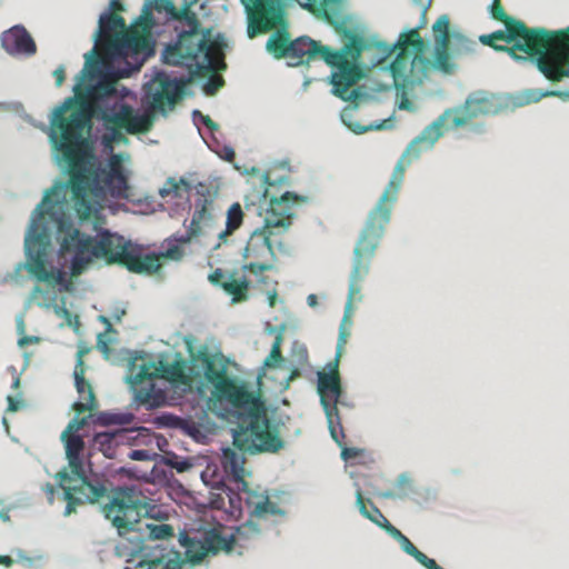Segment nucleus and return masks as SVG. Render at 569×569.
Segmentation results:
<instances>
[{
  "mask_svg": "<svg viewBox=\"0 0 569 569\" xmlns=\"http://www.w3.org/2000/svg\"><path fill=\"white\" fill-rule=\"evenodd\" d=\"M52 157L60 170L68 174L67 182H56L48 189L40 203L33 209L24 236L26 261L16 266L12 272L2 277V283H22L21 271L27 270L38 281L58 286L59 292H72V282L63 269L50 262L52 238L60 244L59 254L69 258L72 274H80L93 258H108L110 261L128 259V269L137 273L154 274L161 268V259L180 260L184 252L181 244L192 238L206 236L212 227L211 207L213 197L207 184L199 182L192 187L183 177L177 181L168 178L159 190L162 198L189 200L194 188L199 198L190 227L183 234H172L159 250L147 251L143 246L126 240L122 236L91 223L90 232L83 220L99 212V201L91 199L110 196L130 200V158L112 153L114 144H102L110 156L101 160L94 152V144H52Z\"/></svg>",
  "mask_w": 569,
  "mask_h": 569,
  "instance_id": "1",
  "label": "nucleus"
},
{
  "mask_svg": "<svg viewBox=\"0 0 569 569\" xmlns=\"http://www.w3.org/2000/svg\"><path fill=\"white\" fill-rule=\"evenodd\" d=\"M227 365L223 355L211 353L203 346L191 355L176 388L182 393H196L212 402L217 415L233 425V445L241 452L279 453L287 445L282 428L290 417L279 415L271 418L260 397L249 392L242 382L228 375Z\"/></svg>",
  "mask_w": 569,
  "mask_h": 569,
  "instance_id": "2",
  "label": "nucleus"
},
{
  "mask_svg": "<svg viewBox=\"0 0 569 569\" xmlns=\"http://www.w3.org/2000/svg\"><path fill=\"white\" fill-rule=\"evenodd\" d=\"M431 147L432 144H408L397 161L389 182L376 204L369 210L353 248L348 299L345 306L342 325L351 323L350 315L353 296L360 292L358 284L369 274L372 259L385 236L386 228L391 221V213L405 180V171L415 160L419 159L421 153L431 150Z\"/></svg>",
  "mask_w": 569,
  "mask_h": 569,
  "instance_id": "3",
  "label": "nucleus"
},
{
  "mask_svg": "<svg viewBox=\"0 0 569 569\" xmlns=\"http://www.w3.org/2000/svg\"><path fill=\"white\" fill-rule=\"evenodd\" d=\"M198 0H184L183 6L178 9L171 0H148L142 9L141 16L137 19L141 33L150 37L153 27L152 11L167 13L171 19L182 26L178 41L168 46L163 52L164 62L168 64L184 63L186 59L201 57V64H197L196 72L210 70L219 60L220 48L218 43L210 41V30L200 28L199 19L192 11V6Z\"/></svg>",
  "mask_w": 569,
  "mask_h": 569,
  "instance_id": "4",
  "label": "nucleus"
},
{
  "mask_svg": "<svg viewBox=\"0 0 569 569\" xmlns=\"http://www.w3.org/2000/svg\"><path fill=\"white\" fill-rule=\"evenodd\" d=\"M346 37L348 42L340 50L322 46L308 37H300L291 41L288 59L291 66L309 63L317 58L323 60L333 69L331 83L335 94L348 101L358 97L357 90L350 88L361 78L358 61L367 46L365 39L357 33L347 31Z\"/></svg>",
  "mask_w": 569,
  "mask_h": 569,
  "instance_id": "5",
  "label": "nucleus"
},
{
  "mask_svg": "<svg viewBox=\"0 0 569 569\" xmlns=\"http://www.w3.org/2000/svg\"><path fill=\"white\" fill-rule=\"evenodd\" d=\"M97 41L104 48L112 64L133 60V68H141L154 53L152 39L141 33L137 21L127 28L124 19L114 12H104L100 16Z\"/></svg>",
  "mask_w": 569,
  "mask_h": 569,
  "instance_id": "6",
  "label": "nucleus"
},
{
  "mask_svg": "<svg viewBox=\"0 0 569 569\" xmlns=\"http://www.w3.org/2000/svg\"><path fill=\"white\" fill-rule=\"evenodd\" d=\"M503 24L506 30L482 34L479 37L480 42L496 51L507 52L516 61L535 58L539 68V60L549 52L553 43V33L542 28H529L523 21H509Z\"/></svg>",
  "mask_w": 569,
  "mask_h": 569,
  "instance_id": "7",
  "label": "nucleus"
},
{
  "mask_svg": "<svg viewBox=\"0 0 569 569\" xmlns=\"http://www.w3.org/2000/svg\"><path fill=\"white\" fill-rule=\"evenodd\" d=\"M259 535L260 528L252 520L237 527L229 536H222L220 530L209 525L192 523L180 532L179 542L184 548L187 561L194 566L210 553L216 555L221 549L230 550L233 545H240Z\"/></svg>",
  "mask_w": 569,
  "mask_h": 569,
  "instance_id": "8",
  "label": "nucleus"
},
{
  "mask_svg": "<svg viewBox=\"0 0 569 569\" xmlns=\"http://www.w3.org/2000/svg\"><path fill=\"white\" fill-rule=\"evenodd\" d=\"M143 523H138L132 530H128L123 538L128 545L117 546V551L126 550L131 556L127 562L133 563L134 569H183L190 566L186 553L174 550L167 543L148 545L147 535H142Z\"/></svg>",
  "mask_w": 569,
  "mask_h": 569,
  "instance_id": "9",
  "label": "nucleus"
},
{
  "mask_svg": "<svg viewBox=\"0 0 569 569\" xmlns=\"http://www.w3.org/2000/svg\"><path fill=\"white\" fill-rule=\"evenodd\" d=\"M307 199V197L291 191H284L280 198L272 197L270 208L267 209L263 220V227L252 231L243 256L262 257L264 253H269L273 258L274 251L270 240L271 234H273L272 229L286 231L291 226L295 217L292 206L296 202H306Z\"/></svg>",
  "mask_w": 569,
  "mask_h": 569,
  "instance_id": "10",
  "label": "nucleus"
},
{
  "mask_svg": "<svg viewBox=\"0 0 569 569\" xmlns=\"http://www.w3.org/2000/svg\"><path fill=\"white\" fill-rule=\"evenodd\" d=\"M100 57L97 52L96 47L86 56V66L81 71L82 78L89 76L99 64ZM140 68H133V60L121 61L117 64V68H108L93 86L83 88V79L74 86V92L78 97L86 99L97 114L101 109L102 104L109 99L117 94V83L120 79L128 78L132 72L138 71Z\"/></svg>",
  "mask_w": 569,
  "mask_h": 569,
  "instance_id": "11",
  "label": "nucleus"
},
{
  "mask_svg": "<svg viewBox=\"0 0 569 569\" xmlns=\"http://www.w3.org/2000/svg\"><path fill=\"white\" fill-rule=\"evenodd\" d=\"M92 110L74 98L59 106L50 120V142H92L86 134L92 128Z\"/></svg>",
  "mask_w": 569,
  "mask_h": 569,
  "instance_id": "12",
  "label": "nucleus"
},
{
  "mask_svg": "<svg viewBox=\"0 0 569 569\" xmlns=\"http://www.w3.org/2000/svg\"><path fill=\"white\" fill-rule=\"evenodd\" d=\"M99 118L109 132L101 142H128L126 134L148 132L153 124L150 112H139L128 103H116L112 108L101 109Z\"/></svg>",
  "mask_w": 569,
  "mask_h": 569,
  "instance_id": "13",
  "label": "nucleus"
},
{
  "mask_svg": "<svg viewBox=\"0 0 569 569\" xmlns=\"http://www.w3.org/2000/svg\"><path fill=\"white\" fill-rule=\"evenodd\" d=\"M400 51L390 64V71L396 81L403 84L420 82L427 74L429 61L420 54H412L409 48L421 51L423 41L417 29L403 33L399 40Z\"/></svg>",
  "mask_w": 569,
  "mask_h": 569,
  "instance_id": "14",
  "label": "nucleus"
},
{
  "mask_svg": "<svg viewBox=\"0 0 569 569\" xmlns=\"http://www.w3.org/2000/svg\"><path fill=\"white\" fill-rule=\"evenodd\" d=\"M113 497L110 502L103 506L102 511L107 519L112 520V525L118 529L121 537H124L128 530L143 523L141 495L136 486H118L112 489Z\"/></svg>",
  "mask_w": 569,
  "mask_h": 569,
  "instance_id": "15",
  "label": "nucleus"
},
{
  "mask_svg": "<svg viewBox=\"0 0 569 569\" xmlns=\"http://www.w3.org/2000/svg\"><path fill=\"white\" fill-rule=\"evenodd\" d=\"M488 99H468L462 110V114H456L451 111H446L431 124H429L419 137L415 138L412 142H436L447 130L457 129L466 126L469 120L478 114H486L489 112Z\"/></svg>",
  "mask_w": 569,
  "mask_h": 569,
  "instance_id": "16",
  "label": "nucleus"
},
{
  "mask_svg": "<svg viewBox=\"0 0 569 569\" xmlns=\"http://www.w3.org/2000/svg\"><path fill=\"white\" fill-rule=\"evenodd\" d=\"M142 363L139 365L138 371L128 377L127 380L130 382L133 392L134 400L141 405H144L147 409H153L158 407L157 393L159 392L153 383V379L159 376V372L173 373V368H168L162 360L158 361V366L151 361L140 357ZM138 358H134L137 360ZM131 370L134 372L137 365L136 361L131 363Z\"/></svg>",
  "mask_w": 569,
  "mask_h": 569,
  "instance_id": "17",
  "label": "nucleus"
},
{
  "mask_svg": "<svg viewBox=\"0 0 569 569\" xmlns=\"http://www.w3.org/2000/svg\"><path fill=\"white\" fill-rule=\"evenodd\" d=\"M184 82L171 79L164 72H158L144 84V101L152 112H162L173 109L182 98Z\"/></svg>",
  "mask_w": 569,
  "mask_h": 569,
  "instance_id": "18",
  "label": "nucleus"
},
{
  "mask_svg": "<svg viewBox=\"0 0 569 569\" xmlns=\"http://www.w3.org/2000/svg\"><path fill=\"white\" fill-rule=\"evenodd\" d=\"M248 18L247 33L250 39L274 27L283 19L284 0H240Z\"/></svg>",
  "mask_w": 569,
  "mask_h": 569,
  "instance_id": "19",
  "label": "nucleus"
},
{
  "mask_svg": "<svg viewBox=\"0 0 569 569\" xmlns=\"http://www.w3.org/2000/svg\"><path fill=\"white\" fill-rule=\"evenodd\" d=\"M356 505L359 509V512L370 520L372 523L382 528L392 539H395L401 550L408 556L412 557L415 560H423L425 553L421 552L411 541L405 536L398 528L390 523V521L382 515V512L376 507V505L368 500L365 501L360 489L357 490L356 495Z\"/></svg>",
  "mask_w": 569,
  "mask_h": 569,
  "instance_id": "20",
  "label": "nucleus"
},
{
  "mask_svg": "<svg viewBox=\"0 0 569 569\" xmlns=\"http://www.w3.org/2000/svg\"><path fill=\"white\" fill-rule=\"evenodd\" d=\"M71 473L80 481V485L74 486V495L70 499L74 508L83 503H96L107 495L106 476L93 470L90 459L88 465H81L78 473L72 469Z\"/></svg>",
  "mask_w": 569,
  "mask_h": 569,
  "instance_id": "21",
  "label": "nucleus"
},
{
  "mask_svg": "<svg viewBox=\"0 0 569 569\" xmlns=\"http://www.w3.org/2000/svg\"><path fill=\"white\" fill-rule=\"evenodd\" d=\"M210 41H213L218 43L220 48V54L219 60H217V63H214V68L210 70H201L199 72H196L197 64H201L202 58L197 57L196 59H186L184 63H179L178 66H186L189 70L190 79L196 78H204L208 77L206 83L203 84V92L207 96H213L216 92L224 84V80L221 76L217 74L216 72L219 70L226 69V62H224V42L221 37H213L212 32L210 31Z\"/></svg>",
  "mask_w": 569,
  "mask_h": 569,
  "instance_id": "22",
  "label": "nucleus"
},
{
  "mask_svg": "<svg viewBox=\"0 0 569 569\" xmlns=\"http://www.w3.org/2000/svg\"><path fill=\"white\" fill-rule=\"evenodd\" d=\"M81 429L79 418L76 416L69 421L60 436V440L64 446L68 467L77 473L81 470V465H88L89 459H86L83 456L86 442L83 437L79 433Z\"/></svg>",
  "mask_w": 569,
  "mask_h": 569,
  "instance_id": "23",
  "label": "nucleus"
},
{
  "mask_svg": "<svg viewBox=\"0 0 569 569\" xmlns=\"http://www.w3.org/2000/svg\"><path fill=\"white\" fill-rule=\"evenodd\" d=\"M341 355L336 353L332 361H329L322 371L317 372V392L320 397V405L326 409H332L333 402L339 396L341 378L338 371Z\"/></svg>",
  "mask_w": 569,
  "mask_h": 569,
  "instance_id": "24",
  "label": "nucleus"
},
{
  "mask_svg": "<svg viewBox=\"0 0 569 569\" xmlns=\"http://www.w3.org/2000/svg\"><path fill=\"white\" fill-rule=\"evenodd\" d=\"M233 167L236 170H238L239 172H241L243 174L253 173V174L260 176V188L257 192L260 198H262L264 201H268L269 206H270V200L272 197L280 198L282 196V194H280V196L270 194L269 188L289 183V177L286 174L277 177L274 179L271 178V172L276 168L290 170L288 160H280V161L273 162L272 166L267 171H264L262 173H260V169H258L254 166H251V167L242 166L241 167L238 163H234Z\"/></svg>",
  "mask_w": 569,
  "mask_h": 569,
  "instance_id": "25",
  "label": "nucleus"
},
{
  "mask_svg": "<svg viewBox=\"0 0 569 569\" xmlns=\"http://www.w3.org/2000/svg\"><path fill=\"white\" fill-rule=\"evenodd\" d=\"M2 47L10 53L34 54L37 51L36 43L26 28L21 26L12 27L3 32Z\"/></svg>",
  "mask_w": 569,
  "mask_h": 569,
  "instance_id": "26",
  "label": "nucleus"
},
{
  "mask_svg": "<svg viewBox=\"0 0 569 569\" xmlns=\"http://www.w3.org/2000/svg\"><path fill=\"white\" fill-rule=\"evenodd\" d=\"M291 1L292 0L283 1V11H284L283 13L284 14H283L282 21H280L279 23H277L274 27H272L269 30L259 32V34H261V33L269 32L273 29H278V31L276 33H273L267 41L268 51L273 53V56L278 59L279 58H288V53L290 50L291 40H290L289 33L287 31V28H288L287 8ZM257 36H258V33L254 37H257Z\"/></svg>",
  "mask_w": 569,
  "mask_h": 569,
  "instance_id": "27",
  "label": "nucleus"
},
{
  "mask_svg": "<svg viewBox=\"0 0 569 569\" xmlns=\"http://www.w3.org/2000/svg\"><path fill=\"white\" fill-rule=\"evenodd\" d=\"M221 466L223 468V472L232 482L237 489H244L247 487V482L244 481V457L241 453L236 452L231 448L222 449L221 455Z\"/></svg>",
  "mask_w": 569,
  "mask_h": 569,
  "instance_id": "28",
  "label": "nucleus"
},
{
  "mask_svg": "<svg viewBox=\"0 0 569 569\" xmlns=\"http://www.w3.org/2000/svg\"><path fill=\"white\" fill-rule=\"evenodd\" d=\"M56 295H51L47 291H43L39 286H36L31 292L30 301L36 302L39 307L50 309L52 308L57 317L64 319L66 323L69 327L78 326L77 316H72V313L66 308V299H61V303H54Z\"/></svg>",
  "mask_w": 569,
  "mask_h": 569,
  "instance_id": "29",
  "label": "nucleus"
},
{
  "mask_svg": "<svg viewBox=\"0 0 569 569\" xmlns=\"http://www.w3.org/2000/svg\"><path fill=\"white\" fill-rule=\"evenodd\" d=\"M539 71L550 81L569 77V52H555L550 58L539 60Z\"/></svg>",
  "mask_w": 569,
  "mask_h": 569,
  "instance_id": "30",
  "label": "nucleus"
},
{
  "mask_svg": "<svg viewBox=\"0 0 569 569\" xmlns=\"http://www.w3.org/2000/svg\"><path fill=\"white\" fill-rule=\"evenodd\" d=\"M338 405H340L342 407H348V408H352L353 407V405L351 402H349V401H347L345 399L343 390H342L341 385H339V396H338V399L333 402L332 409L329 410V408L326 409L325 407H322L323 412L326 415V419H327V423H328V429H329L330 436L333 439V441L338 446H340L341 445V439L345 438V432H343V428H342V425H341V418H340V415H339Z\"/></svg>",
  "mask_w": 569,
  "mask_h": 569,
  "instance_id": "31",
  "label": "nucleus"
},
{
  "mask_svg": "<svg viewBox=\"0 0 569 569\" xmlns=\"http://www.w3.org/2000/svg\"><path fill=\"white\" fill-rule=\"evenodd\" d=\"M73 377L77 391L81 397V400L73 403L74 410L79 412L92 410L96 408L97 402L91 387L87 385L82 372H79L77 369L73 372Z\"/></svg>",
  "mask_w": 569,
  "mask_h": 569,
  "instance_id": "32",
  "label": "nucleus"
},
{
  "mask_svg": "<svg viewBox=\"0 0 569 569\" xmlns=\"http://www.w3.org/2000/svg\"><path fill=\"white\" fill-rule=\"evenodd\" d=\"M179 430L197 443L204 445L209 440V429L202 422L196 421L190 417H183Z\"/></svg>",
  "mask_w": 569,
  "mask_h": 569,
  "instance_id": "33",
  "label": "nucleus"
},
{
  "mask_svg": "<svg viewBox=\"0 0 569 569\" xmlns=\"http://www.w3.org/2000/svg\"><path fill=\"white\" fill-rule=\"evenodd\" d=\"M132 412L100 411L96 413L93 423L101 427L127 426L134 420Z\"/></svg>",
  "mask_w": 569,
  "mask_h": 569,
  "instance_id": "34",
  "label": "nucleus"
},
{
  "mask_svg": "<svg viewBox=\"0 0 569 569\" xmlns=\"http://www.w3.org/2000/svg\"><path fill=\"white\" fill-rule=\"evenodd\" d=\"M202 482L216 490L228 489L230 482L224 472H221L217 465L208 463L206 469L200 472Z\"/></svg>",
  "mask_w": 569,
  "mask_h": 569,
  "instance_id": "35",
  "label": "nucleus"
},
{
  "mask_svg": "<svg viewBox=\"0 0 569 569\" xmlns=\"http://www.w3.org/2000/svg\"><path fill=\"white\" fill-rule=\"evenodd\" d=\"M114 437L116 435L111 430L96 432L92 437L93 445L108 459L116 457L117 440Z\"/></svg>",
  "mask_w": 569,
  "mask_h": 569,
  "instance_id": "36",
  "label": "nucleus"
},
{
  "mask_svg": "<svg viewBox=\"0 0 569 569\" xmlns=\"http://www.w3.org/2000/svg\"><path fill=\"white\" fill-rule=\"evenodd\" d=\"M158 463H162L178 472H186L194 466V459L191 457H180L173 451L164 452L158 456Z\"/></svg>",
  "mask_w": 569,
  "mask_h": 569,
  "instance_id": "37",
  "label": "nucleus"
},
{
  "mask_svg": "<svg viewBox=\"0 0 569 569\" xmlns=\"http://www.w3.org/2000/svg\"><path fill=\"white\" fill-rule=\"evenodd\" d=\"M244 493V506L251 516L262 517L263 507L268 502V496L254 491L248 490V486L244 489H238Z\"/></svg>",
  "mask_w": 569,
  "mask_h": 569,
  "instance_id": "38",
  "label": "nucleus"
},
{
  "mask_svg": "<svg viewBox=\"0 0 569 569\" xmlns=\"http://www.w3.org/2000/svg\"><path fill=\"white\" fill-rule=\"evenodd\" d=\"M292 369L290 375L286 378V386L284 388L289 387V382L293 380L295 378L300 376L301 368L305 367V365L308 361V351L305 345L295 342L292 347Z\"/></svg>",
  "mask_w": 569,
  "mask_h": 569,
  "instance_id": "39",
  "label": "nucleus"
},
{
  "mask_svg": "<svg viewBox=\"0 0 569 569\" xmlns=\"http://www.w3.org/2000/svg\"><path fill=\"white\" fill-rule=\"evenodd\" d=\"M141 528L143 529L142 535H147V539L150 542L173 537V528L170 525L144 522Z\"/></svg>",
  "mask_w": 569,
  "mask_h": 569,
  "instance_id": "40",
  "label": "nucleus"
},
{
  "mask_svg": "<svg viewBox=\"0 0 569 569\" xmlns=\"http://www.w3.org/2000/svg\"><path fill=\"white\" fill-rule=\"evenodd\" d=\"M450 42H436L435 47V67L443 72H451L453 64L450 61Z\"/></svg>",
  "mask_w": 569,
  "mask_h": 569,
  "instance_id": "41",
  "label": "nucleus"
},
{
  "mask_svg": "<svg viewBox=\"0 0 569 569\" xmlns=\"http://www.w3.org/2000/svg\"><path fill=\"white\" fill-rule=\"evenodd\" d=\"M54 479L57 486L62 489L61 498L67 502L70 501L74 495V486H66V482L74 481L77 478L71 473V470L68 471L67 468H63L54 475Z\"/></svg>",
  "mask_w": 569,
  "mask_h": 569,
  "instance_id": "42",
  "label": "nucleus"
},
{
  "mask_svg": "<svg viewBox=\"0 0 569 569\" xmlns=\"http://www.w3.org/2000/svg\"><path fill=\"white\" fill-rule=\"evenodd\" d=\"M112 433L116 435L114 439L117 440V447L121 445H133L137 436H132V433L138 432L139 435L148 432L149 429L146 427L138 428H124L121 427L116 430H111Z\"/></svg>",
  "mask_w": 569,
  "mask_h": 569,
  "instance_id": "43",
  "label": "nucleus"
},
{
  "mask_svg": "<svg viewBox=\"0 0 569 569\" xmlns=\"http://www.w3.org/2000/svg\"><path fill=\"white\" fill-rule=\"evenodd\" d=\"M397 492L387 491L383 493L385 498H406L409 492H412V482L408 473H400L396 480Z\"/></svg>",
  "mask_w": 569,
  "mask_h": 569,
  "instance_id": "44",
  "label": "nucleus"
},
{
  "mask_svg": "<svg viewBox=\"0 0 569 569\" xmlns=\"http://www.w3.org/2000/svg\"><path fill=\"white\" fill-rule=\"evenodd\" d=\"M555 40L550 46L549 52L543 58H550L555 52H569V27L566 30L552 32Z\"/></svg>",
  "mask_w": 569,
  "mask_h": 569,
  "instance_id": "45",
  "label": "nucleus"
},
{
  "mask_svg": "<svg viewBox=\"0 0 569 569\" xmlns=\"http://www.w3.org/2000/svg\"><path fill=\"white\" fill-rule=\"evenodd\" d=\"M173 479V473L171 470H168L163 467L158 466L156 463L149 475L144 476V480L151 483L167 485Z\"/></svg>",
  "mask_w": 569,
  "mask_h": 569,
  "instance_id": "46",
  "label": "nucleus"
},
{
  "mask_svg": "<svg viewBox=\"0 0 569 569\" xmlns=\"http://www.w3.org/2000/svg\"><path fill=\"white\" fill-rule=\"evenodd\" d=\"M449 27L450 20L447 14H442L437 19L432 27L436 42H450Z\"/></svg>",
  "mask_w": 569,
  "mask_h": 569,
  "instance_id": "47",
  "label": "nucleus"
},
{
  "mask_svg": "<svg viewBox=\"0 0 569 569\" xmlns=\"http://www.w3.org/2000/svg\"><path fill=\"white\" fill-rule=\"evenodd\" d=\"M242 220H243V211H242L241 206L238 202L231 204V207L227 211L226 226H227L228 230L229 231L237 230L241 226Z\"/></svg>",
  "mask_w": 569,
  "mask_h": 569,
  "instance_id": "48",
  "label": "nucleus"
},
{
  "mask_svg": "<svg viewBox=\"0 0 569 569\" xmlns=\"http://www.w3.org/2000/svg\"><path fill=\"white\" fill-rule=\"evenodd\" d=\"M281 341H282L281 335H278L272 345L269 356L263 361V367L277 368V367H281V365L284 362V359L282 358V356L280 353Z\"/></svg>",
  "mask_w": 569,
  "mask_h": 569,
  "instance_id": "49",
  "label": "nucleus"
},
{
  "mask_svg": "<svg viewBox=\"0 0 569 569\" xmlns=\"http://www.w3.org/2000/svg\"><path fill=\"white\" fill-rule=\"evenodd\" d=\"M231 482L228 483V489H222L221 492L226 493L229 499V506L233 510H238L239 512L243 511L242 502H244V493L243 491L237 490L230 486Z\"/></svg>",
  "mask_w": 569,
  "mask_h": 569,
  "instance_id": "50",
  "label": "nucleus"
},
{
  "mask_svg": "<svg viewBox=\"0 0 569 569\" xmlns=\"http://www.w3.org/2000/svg\"><path fill=\"white\" fill-rule=\"evenodd\" d=\"M14 555L17 557V561L24 568H41L46 562V557L43 555L29 557L21 549L16 550Z\"/></svg>",
  "mask_w": 569,
  "mask_h": 569,
  "instance_id": "51",
  "label": "nucleus"
},
{
  "mask_svg": "<svg viewBox=\"0 0 569 569\" xmlns=\"http://www.w3.org/2000/svg\"><path fill=\"white\" fill-rule=\"evenodd\" d=\"M490 13L492 19L506 23L509 21H519L510 16H508L502 7L501 0H493L490 9Z\"/></svg>",
  "mask_w": 569,
  "mask_h": 569,
  "instance_id": "52",
  "label": "nucleus"
},
{
  "mask_svg": "<svg viewBox=\"0 0 569 569\" xmlns=\"http://www.w3.org/2000/svg\"><path fill=\"white\" fill-rule=\"evenodd\" d=\"M337 2H339V0H308V2L301 4V7L312 13H326L327 7Z\"/></svg>",
  "mask_w": 569,
  "mask_h": 569,
  "instance_id": "53",
  "label": "nucleus"
},
{
  "mask_svg": "<svg viewBox=\"0 0 569 569\" xmlns=\"http://www.w3.org/2000/svg\"><path fill=\"white\" fill-rule=\"evenodd\" d=\"M208 148L214 152L219 158L232 162L234 158V150L230 144H207Z\"/></svg>",
  "mask_w": 569,
  "mask_h": 569,
  "instance_id": "54",
  "label": "nucleus"
},
{
  "mask_svg": "<svg viewBox=\"0 0 569 569\" xmlns=\"http://www.w3.org/2000/svg\"><path fill=\"white\" fill-rule=\"evenodd\" d=\"M183 417L176 416L173 413H162L159 418H157L158 427H169L174 429H180V423Z\"/></svg>",
  "mask_w": 569,
  "mask_h": 569,
  "instance_id": "55",
  "label": "nucleus"
},
{
  "mask_svg": "<svg viewBox=\"0 0 569 569\" xmlns=\"http://www.w3.org/2000/svg\"><path fill=\"white\" fill-rule=\"evenodd\" d=\"M158 456H159V453L151 452L147 449H134L128 453V458H130L131 460H137V461L154 460L157 463H158Z\"/></svg>",
  "mask_w": 569,
  "mask_h": 569,
  "instance_id": "56",
  "label": "nucleus"
},
{
  "mask_svg": "<svg viewBox=\"0 0 569 569\" xmlns=\"http://www.w3.org/2000/svg\"><path fill=\"white\" fill-rule=\"evenodd\" d=\"M141 509H142V516L150 519H163L166 518L164 512L160 510V508L156 505H149V503H142L141 502Z\"/></svg>",
  "mask_w": 569,
  "mask_h": 569,
  "instance_id": "57",
  "label": "nucleus"
},
{
  "mask_svg": "<svg viewBox=\"0 0 569 569\" xmlns=\"http://www.w3.org/2000/svg\"><path fill=\"white\" fill-rule=\"evenodd\" d=\"M341 447V458L346 461V462H353L358 457L362 456L363 453V450L359 449V448H355V447H342V443L339 446Z\"/></svg>",
  "mask_w": 569,
  "mask_h": 569,
  "instance_id": "58",
  "label": "nucleus"
},
{
  "mask_svg": "<svg viewBox=\"0 0 569 569\" xmlns=\"http://www.w3.org/2000/svg\"><path fill=\"white\" fill-rule=\"evenodd\" d=\"M268 515L271 516H284L286 512L281 508L277 506V503L271 502L268 498L267 505L263 507V516L261 518H266Z\"/></svg>",
  "mask_w": 569,
  "mask_h": 569,
  "instance_id": "59",
  "label": "nucleus"
},
{
  "mask_svg": "<svg viewBox=\"0 0 569 569\" xmlns=\"http://www.w3.org/2000/svg\"><path fill=\"white\" fill-rule=\"evenodd\" d=\"M413 3L421 10V26L426 24V14L428 9L431 7L432 0H412Z\"/></svg>",
  "mask_w": 569,
  "mask_h": 569,
  "instance_id": "60",
  "label": "nucleus"
},
{
  "mask_svg": "<svg viewBox=\"0 0 569 569\" xmlns=\"http://www.w3.org/2000/svg\"><path fill=\"white\" fill-rule=\"evenodd\" d=\"M347 337H348V333L345 330V325L341 323L340 328H339V337H338L336 353L342 355L343 347L347 342Z\"/></svg>",
  "mask_w": 569,
  "mask_h": 569,
  "instance_id": "61",
  "label": "nucleus"
},
{
  "mask_svg": "<svg viewBox=\"0 0 569 569\" xmlns=\"http://www.w3.org/2000/svg\"><path fill=\"white\" fill-rule=\"evenodd\" d=\"M347 337H348V333L345 330V325L341 323L340 328H339V337H338L336 353L342 355L343 347L347 342Z\"/></svg>",
  "mask_w": 569,
  "mask_h": 569,
  "instance_id": "62",
  "label": "nucleus"
},
{
  "mask_svg": "<svg viewBox=\"0 0 569 569\" xmlns=\"http://www.w3.org/2000/svg\"><path fill=\"white\" fill-rule=\"evenodd\" d=\"M110 339L106 338V333H99L97 337V347L100 351H102L104 355L109 352L108 343L110 342Z\"/></svg>",
  "mask_w": 569,
  "mask_h": 569,
  "instance_id": "63",
  "label": "nucleus"
},
{
  "mask_svg": "<svg viewBox=\"0 0 569 569\" xmlns=\"http://www.w3.org/2000/svg\"><path fill=\"white\" fill-rule=\"evenodd\" d=\"M53 77L56 79V84L57 87H60L62 86L64 79H66V72H64V67L63 66H60L59 68H57L54 71H53Z\"/></svg>",
  "mask_w": 569,
  "mask_h": 569,
  "instance_id": "64",
  "label": "nucleus"
}]
</instances>
